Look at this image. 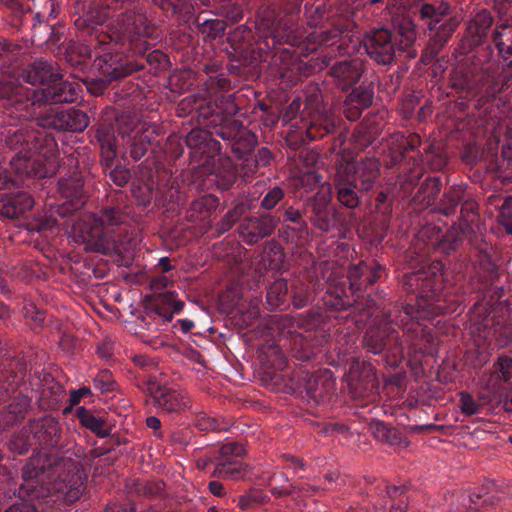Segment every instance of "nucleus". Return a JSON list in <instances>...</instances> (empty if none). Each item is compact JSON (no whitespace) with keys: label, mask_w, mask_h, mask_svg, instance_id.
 I'll use <instances>...</instances> for the list:
<instances>
[{"label":"nucleus","mask_w":512,"mask_h":512,"mask_svg":"<svg viewBox=\"0 0 512 512\" xmlns=\"http://www.w3.org/2000/svg\"><path fill=\"white\" fill-rule=\"evenodd\" d=\"M349 391L354 398H365L377 393L379 382L375 367L358 359H353L347 375Z\"/></svg>","instance_id":"11"},{"label":"nucleus","mask_w":512,"mask_h":512,"mask_svg":"<svg viewBox=\"0 0 512 512\" xmlns=\"http://www.w3.org/2000/svg\"><path fill=\"white\" fill-rule=\"evenodd\" d=\"M451 13L448 3L441 2L439 5L425 3L421 6L420 16L424 20H428L427 27L433 31L436 26L443 23Z\"/></svg>","instance_id":"45"},{"label":"nucleus","mask_w":512,"mask_h":512,"mask_svg":"<svg viewBox=\"0 0 512 512\" xmlns=\"http://www.w3.org/2000/svg\"><path fill=\"white\" fill-rule=\"evenodd\" d=\"M374 100V89L371 84L354 87L343 101V114L349 121L358 120L362 112L368 109Z\"/></svg>","instance_id":"25"},{"label":"nucleus","mask_w":512,"mask_h":512,"mask_svg":"<svg viewBox=\"0 0 512 512\" xmlns=\"http://www.w3.org/2000/svg\"><path fill=\"white\" fill-rule=\"evenodd\" d=\"M145 386L154 403L167 413H180L189 405V399L185 395L162 386L155 377H149Z\"/></svg>","instance_id":"17"},{"label":"nucleus","mask_w":512,"mask_h":512,"mask_svg":"<svg viewBox=\"0 0 512 512\" xmlns=\"http://www.w3.org/2000/svg\"><path fill=\"white\" fill-rule=\"evenodd\" d=\"M394 340L397 345L401 346L398 341L397 331L393 326L392 319H382L377 325L367 329L364 335V346L373 354H380L386 348L387 342Z\"/></svg>","instance_id":"24"},{"label":"nucleus","mask_w":512,"mask_h":512,"mask_svg":"<svg viewBox=\"0 0 512 512\" xmlns=\"http://www.w3.org/2000/svg\"><path fill=\"white\" fill-rule=\"evenodd\" d=\"M261 341L257 347V359L263 371L260 380L271 390H281L283 376L276 371L282 370L287 364V358L275 338H253Z\"/></svg>","instance_id":"5"},{"label":"nucleus","mask_w":512,"mask_h":512,"mask_svg":"<svg viewBox=\"0 0 512 512\" xmlns=\"http://www.w3.org/2000/svg\"><path fill=\"white\" fill-rule=\"evenodd\" d=\"M82 239L86 251L106 255L109 254L112 249L106 229L91 218L84 223Z\"/></svg>","instance_id":"31"},{"label":"nucleus","mask_w":512,"mask_h":512,"mask_svg":"<svg viewBox=\"0 0 512 512\" xmlns=\"http://www.w3.org/2000/svg\"><path fill=\"white\" fill-rule=\"evenodd\" d=\"M305 332L307 335L297 331L296 333L292 334L289 340L291 342V349L295 353V357L303 361H308L312 355V335L308 330Z\"/></svg>","instance_id":"51"},{"label":"nucleus","mask_w":512,"mask_h":512,"mask_svg":"<svg viewBox=\"0 0 512 512\" xmlns=\"http://www.w3.org/2000/svg\"><path fill=\"white\" fill-rule=\"evenodd\" d=\"M288 284L284 279L275 280L268 288L266 304L269 310H275L286 301Z\"/></svg>","instance_id":"50"},{"label":"nucleus","mask_w":512,"mask_h":512,"mask_svg":"<svg viewBox=\"0 0 512 512\" xmlns=\"http://www.w3.org/2000/svg\"><path fill=\"white\" fill-rule=\"evenodd\" d=\"M303 214L311 225L321 232L328 233L336 227L337 209L332 205V189L322 187L303 203Z\"/></svg>","instance_id":"6"},{"label":"nucleus","mask_w":512,"mask_h":512,"mask_svg":"<svg viewBox=\"0 0 512 512\" xmlns=\"http://www.w3.org/2000/svg\"><path fill=\"white\" fill-rule=\"evenodd\" d=\"M91 219L107 230L109 227L122 224L126 219V215L120 208L105 207L98 215H93Z\"/></svg>","instance_id":"53"},{"label":"nucleus","mask_w":512,"mask_h":512,"mask_svg":"<svg viewBox=\"0 0 512 512\" xmlns=\"http://www.w3.org/2000/svg\"><path fill=\"white\" fill-rule=\"evenodd\" d=\"M203 169L215 175L216 185L221 190L230 189L238 178L237 166L228 155L219 156Z\"/></svg>","instance_id":"30"},{"label":"nucleus","mask_w":512,"mask_h":512,"mask_svg":"<svg viewBox=\"0 0 512 512\" xmlns=\"http://www.w3.org/2000/svg\"><path fill=\"white\" fill-rule=\"evenodd\" d=\"M306 116L310 118L306 125V135L310 140H318L328 134L335 133L339 123V120L328 114V111Z\"/></svg>","instance_id":"36"},{"label":"nucleus","mask_w":512,"mask_h":512,"mask_svg":"<svg viewBox=\"0 0 512 512\" xmlns=\"http://www.w3.org/2000/svg\"><path fill=\"white\" fill-rule=\"evenodd\" d=\"M397 29L400 37L399 49H405L413 46L417 38L416 26L413 21L408 17L402 18L398 22Z\"/></svg>","instance_id":"57"},{"label":"nucleus","mask_w":512,"mask_h":512,"mask_svg":"<svg viewBox=\"0 0 512 512\" xmlns=\"http://www.w3.org/2000/svg\"><path fill=\"white\" fill-rule=\"evenodd\" d=\"M465 197V188L462 185H454L443 193L434 212L445 216L455 215L457 206Z\"/></svg>","instance_id":"42"},{"label":"nucleus","mask_w":512,"mask_h":512,"mask_svg":"<svg viewBox=\"0 0 512 512\" xmlns=\"http://www.w3.org/2000/svg\"><path fill=\"white\" fill-rule=\"evenodd\" d=\"M367 55L380 65H391L396 57L392 32L385 28L376 29L364 39Z\"/></svg>","instance_id":"14"},{"label":"nucleus","mask_w":512,"mask_h":512,"mask_svg":"<svg viewBox=\"0 0 512 512\" xmlns=\"http://www.w3.org/2000/svg\"><path fill=\"white\" fill-rule=\"evenodd\" d=\"M493 24V16L487 9L480 10L469 22L466 28L467 36L460 42L457 49L460 54L465 55L475 46L483 44Z\"/></svg>","instance_id":"22"},{"label":"nucleus","mask_w":512,"mask_h":512,"mask_svg":"<svg viewBox=\"0 0 512 512\" xmlns=\"http://www.w3.org/2000/svg\"><path fill=\"white\" fill-rule=\"evenodd\" d=\"M211 131L205 129H192L185 142L190 149L192 161L199 163L203 168L220 156L221 144L213 138Z\"/></svg>","instance_id":"12"},{"label":"nucleus","mask_w":512,"mask_h":512,"mask_svg":"<svg viewBox=\"0 0 512 512\" xmlns=\"http://www.w3.org/2000/svg\"><path fill=\"white\" fill-rule=\"evenodd\" d=\"M391 501L390 512H405L408 506L404 487L391 486L386 491Z\"/></svg>","instance_id":"62"},{"label":"nucleus","mask_w":512,"mask_h":512,"mask_svg":"<svg viewBox=\"0 0 512 512\" xmlns=\"http://www.w3.org/2000/svg\"><path fill=\"white\" fill-rule=\"evenodd\" d=\"M161 134V127L156 123H144L140 130L136 131L125 143L129 156L134 161L142 160L149 151L159 145L158 136Z\"/></svg>","instance_id":"21"},{"label":"nucleus","mask_w":512,"mask_h":512,"mask_svg":"<svg viewBox=\"0 0 512 512\" xmlns=\"http://www.w3.org/2000/svg\"><path fill=\"white\" fill-rule=\"evenodd\" d=\"M20 76L25 82L32 85L56 82L63 78L54 63L42 58L27 65Z\"/></svg>","instance_id":"28"},{"label":"nucleus","mask_w":512,"mask_h":512,"mask_svg":"<svg viewBox=\"0 0 512 512\" xmlns=\"http://www.w3.org/2000/svg\"><path fill=\"white\" fill-rule=\"evenodd\" d=\"M145 307L165 321H171L173 314L180 312L184 306L182 301L176 300L171 291L154 293L145 297Z\"/></svg>","instance_id":"29"},{"label":"nucleus","mask_w":512,"mask_h":512,"mask_svg":"<svg viewBox=\"0 0 512 512\" xmlns=\"http://www.w3.org/2000/svg\"><path fill=\"white\" fill-rule=\"evenodd\" d=\"M194 25L201 34L211 39L223 35L227 27L224 20L202 19L200 15L195 18Z\"/></svg>","instance_id":"54"},{"label":"nucleus","mask_w":512,"mask_h":512,"mask_svg":"<svg viewBox=\"0 0 512 512\" xmlns=\"http://www.w3.org/2000/svg\"><path fill=\"white\" fill-rule=\"evenodd\" d=\"M199 100L200 98L196 95L186 97L179 103V108L188 112L195 110L201 129L211 131L216 136L220 128H224L229 121H233L232 117L238 112V107L231 95H221L214 101L197 105Z\"/></svg>","instance_id":"3"},{"label":"nucleus","mask_w":512,"mask_h":512,"mask_svg":"<svg viewBox=\"0 0 512 512\" xmlns=\"http://www.w3.org/2000/svg\"><path fill=\"white\" fill-rule=\"evenodd\" d=\"M493 42L503 60L512 57V16L496 26L493 31Z\"/></svg>","instance_id":"40"},{"label":"nucleus","mask_w":512,"mask_h":512,"mask_svg":"<svg viewBox=\"0 0 512 512\" xmlns=\"http://www.w3.org/2000/svg\"><path fill=\"white\" fill-rule=\"evenodd\" d=\"M449 83L451 88L459 93L476 95L480 90L478 74L475 70L465 66H457L451 70Z\"/></svg>","instance_id":"34"},{"label":"nucleus","mask_w":512,"mask_h":512,"mask_svg":"<svg viewBox=\"0 0 512 512\" xmlns=\"http://www.w3.org/2000/svg\"><path fill=\"white\" fill-rule=\"evenodd\" d=\"M76 416L85 428L91 430L99 437L105 438L110 435V429L106 427L105 421L101 418L95 417L84 406L76 409Z\"/></svg>","instance_id":"48"},{"label":"nucleus","mask_w":512,"mask_h":512,"mask_svg":"<svg viewBox=\"0 0 512 512\" xmlns=\"http://www.w3.org/2000/svg\"><path fill=\"white\" fill-rule=\"evenodd\" d=\"M246 207L245 204L240 202L234 205L233 208L228 210L225 215L221 218V220L216 224V231L219 234H223L229 231L234 224L242 217L245 213Z\"/></svg>","instance_id":"59"},{"label":"nucleus","mask_w":512,"mask_h":512,"mask_svg":"<svg viewBox=\"0 0 512 512\" xmlns=\"http://www.w3.org/2000/svg\"><path fill=\"white\" fill-rule=\"evenodd\" d=\"M219 206V199L213 194H206L201 196L200 198L192 201L191 210L199 213L208 215L214 211Z\"/></svg>","instance_id":"64"},{"label":"nucleus","mask_w":512,"mask_h":512,"mask_svg":"<svg viewBox=\"0 0 512 512\" xmlns=\"http://www.w3.org/2000/svg\"><path fill=\"white\" fill-rule=\"evenodd\" d=\"M46 88L32 90V105H52L60 103H72L78 97L77 84L68 81H56Z\"/></svg>","instance_id":"20"},{"label":"nucleus","mask_w":512,"mask_h":512,"mask_svg":"<svg viewBox=\"0 0 512 512\" xmlns=\"http://www.w3.org/2000/svg\"><path fill=\"white\" fill-rule=\"evenodd\" d=\"M144 123H151L144 120L143 116L136 111L122 112L116 118L118 135L124 140L131 137L136 131L140 130Z\"/></svg>","instance_id":"41"},{"label":"nucleus","mask_w":512,"mask_h":512,"mask_svg":"<svg viewBox=\"0 0 512 512\" xmlns=\"http://www.w3.org/2000/svg\"><path fill=\"white\" fill-rule=\"evenodd\" d=\"M323 302L328 309L335 311H343L353 305L344 289L337 286L330 287L325 292Z\"/></svg>","instance_id":"49"},{"label":"nucleus","mask_w":512,"mask_h":512,"mask_svg":"<svg viewBox=\"0 0 512 512\" xmlns=\"http://www.w3.org/2000/svg\"><path fill=\"white\" fill-rule=\"evenodd\" d=\"M58 191L62 197L70 200L68 205H71L73 210L81 208L86 202L85 180L78 170L58 180Z\"/></svg>","instance_id":"27"},{"label":"nucleus","mask_w":512,"mask_h":512,"mask_svg":"<svg viewBox=\"0 0 512 512\" xmlns=\"http://www.w3.org/2000/svg\"><path fill=\"white\" fill-rule=\"evenodd\" d=\"M31 434L28 430V423L23 426V428L14 433L9 440V449L13 453H17L19 455L26 454L32 445H34L32 438H30Z\"/></svg>","instance_id":"58"},{"label":"nucleus","mask_w":512,"mask_h":512,"mask_svg":"<svg viewBox=\"0 0 512 512\" xmlns=\"http://www.w3.org/2000/svg\"><path fill=\"white\" fill-rule=\"evenodd\" d=\"M342 31L336 27L326 30H315L307 36L310 43L315 45H333Z\"/></svg>","instance_id":"63"},{"label":"nucleus","mask_w":512,"mask_h":512,"mask_svg":"<svg viewBox=\"0 0 512 512\" xmlns=\"http://www.w3.org/2000/svg\"><path fill=\"white\" fill-rule=\"evenodd\" d=\"M327 111L322 91L317 83H309L305 89L303 114L324 113Z\"/></svg>","instance_id":"47"},{"label":"nucleus","mask_w":512,"mask_h":512,"mask_svg":"<svg viewBox=\"0 0 512 512\" xmlns=\"http://www.w3.org/2000/svg\"><path fill=\"white\" fill-rule=\"evenodd\" d=\"M273 160V153L272 151L267 147H262L258 150L257 154L255 155V159L252 164L246 163L243 165L244 176H252L254 175L259 167H265L271 163Z\"/></svg>","instance_id":"61"},{"label":"nucleus","mask_w":512,"mask_h":512,"mask_svg":"<svg viewBox=\"0 0 512 512\" xmlns=\"http://www.w3.org/2000/svg\"><path fill=\"white\" fill-rule=\"evenodd\" d=\"M104 62L105 65L101 66L103 76L86 82L88 92L94 96L102 95L112 81L124 78L139 69L135 64L122 62L121 59L109 63L105 57Z\"/></svg>","instance_id":"19"},{"label":"nucleus","mask_w":512,"mask_h":512,"mask_svg":"<svg viewBox=\"0 0 512 512\" xmlns=\"http://www.w3.org/2000/svg\"><path fill=\"white\" fill-rule=\"evenodd\" d=\"M5 144L17 151L10 162L17 174L32 178L47 176L48 170L35 154L44 158L54 155L57 144L50 134L29 127L20 128L6 137Z\"/></svg>","instance_id":"1"},{"label":"nucleus","mask_w":512,"mask_h":512,"mask_svg":"<svg viewBox=\"0 0 512 512\" xmlns=\"http://www.w3.org/2000/svg\"><path fill=\"white\" fill-rule=\"evenodd\" d=\"M435 281L436 272L434 269H421L405 274L402 278V287L407 292L417 293L423 297H428L429 292H434L436 290Z\"/></svg>","instance_id":"32"},{"label":"nucleus","mask_w":512,"mask_h":512,"mask_svg":"<svg viewBox=\"0 0 512 512\" xmlns=\"http://www.w3.org/2000/svg\"><path fill=\"white\" fill-rule=\"evenodd\" d=\"M27 423L31 438L37 448L50 450L59 445L62 438V427L56 418L45 415L30 419Z\"/></svg>","instance_id":"13"},{"label":"nucleus","mask_w":512,"mask_h":512,"mask_svg":"<svg viewBox=\"0 0 512 512\" xmlns=\"http://www.w3.org/2000/svg\"><path fill=\"white\" fill-rule=\"evenodd\" d=\"M252 30L246 25L237 26L228 35V42L234 52L238 54L236 60L248 61L253 57Z\"/></svg>","instance_id":"35"},{"label":"nucleus","mask_w":512,"mask_h":512,"mask_svg":"<svg viewBox=\"0 0 512 512\" xmlns=\"http://www.w3.org/2000/svg\"><path fill=\"white\" fill-rule=\"evenodd\" d=\"M382 270V266L376 261L371 263L361 261L357 265L350 266L347 272L350 290L353 293L366 290L381 277Z\"/></svg>","instance_id":"26"},{"label":"nucleus","mask_w":512,"mask_h":512,"mask_svg":"<svg viewBox=\"0 0 512 512\" xmlns=\"http://www.w3.org/2000/svg\"><path fill=\"white\" fill-rule=\"evenodd\" d=\"M30 407V400L27 396L17 395L12 402L0 412L3 427H10L22 421Z\"/></svg>","instance_id":"38"},{"label":"nucleus","mask_w":512,"mask_h":512,"mask_svg":"<svg viewBox=\"0 0 512 512\" xmlns=\"http://www.w3.org/2000/svg\"><path fill=\"white\" fill-rule=\"evenodd\" d=\"M131 194L137 206L148 207L153 199V182L141 179L134 180L131 185Z\"/></svg>","instance_id":"55"},{"label":"nucleus","mask_w":512,"mask_h":512,"mask_svg":"<svg viewBox=\"0 0 512 512\" xmlns=\"http://www.w3.org/2000/svg\"><path fill=\"white\" fill-rule=\"evenodd\" d=\"M334 186L337 193L338 201L349 209H354L359 206L360 198L358 196L357 186L351 182V179L346 177L341 169H337L334 175Z\"/></svg>","instance_id":"37"},{"label":"nucleus","mask_w":512,"mask_h":512,"mask_svg":"<svg viewBox=\"0 0 512 512\" xmlns=\"http://www.w3.org/2000/svg\"><path fill=\"white\" fill-rule=\"evenodd\" d=\"M155 32V26L148 19L147 15L140 9H131L122 12L116 19L112 20L104 34H97L95 37L100 44L107 43V39L119 44H130L138 54H144L146 47L142 39L150 38Z\"/></svg>","instance_id":"2"},{"label":"nucleus","mask_w":512,"mask_h":512,"mask_svg":"<svg viewBox=\"0 0 512 512\" xmlns=\"http://www.w3.org/2000/svg\"><path fill=\"white\" fill-rule=\"evenodd\" d=\"M56 457L51 454L32 455L25 466L22 468L23 484L19 487L20 498H33L36 495L35 480L44 474L47 470H52L55 466Z\"/></svg>","instance_id":"15"},{"label":"nucleus","mask_w":512,"mask_h":512,"mask_svg":"<svg viewBox=\"0 0 512 512\" xmlns=\"http://www.w3.org/2000/svg\"><path fill=\"white\" fill-rule=\"evenodd\" d=\"M279 220L269 213H263L259 216L244 218L238 228V234L242 241L247 245H254L265 237L270 236Z\"/></svg>","instance_id":"16"},{"label":"nucleus","mask_w":512,"mask_h":512,"mask_svg":"<svg viewBox=\"0 0 512 512\" xmlns=\"http://www.w3.org/2000/svg\"><path fill=\"white\" fill-rule=\"evenodd\" d=\"M218 137L227 142L231 152L238 160L248 162V157L258 144L254 132L243 126L240 120L229 121L224 128H220Z\"/></svg>","instance_id":"9"},{"label":"nucleus","mask_w":512,"mask_h":512,"mask_svg":"<svg viewBox=\"0 0 512 512\" xmlns=\"http://www.w3.org/2000/svg\"><path fill=\"white\" fill-rule=\"evenodd\" d=\"M373 435L376 439L381 442L388 443L389 445L395 446L402 443V437L399 431L383 422H376L372 426Z\"/></svg>","instance_id":"56"},{"label":"nucleus","mask_w":512,"mask_h":512,"mask_svg":"<svg viewBox=\"0 0 512 512\" xmlns=\"http://www.w3.org/2000/svg\"><path fill=\"white\" fill-rule=\"evenodd\" d=\"M381 162L377 157H362L354 163L340 165L337 169H341L342 173L351 179L354 186L361 193L371 191L381 176Z\"/></svg>","instance_id":"10"},{"label":"nucleus","mask_w":512,"mask_h":512,"mask_svg":"<svg viewBox=\"0 0 512 512\" xmlns=\"http://www.w3.org/2000/svg\"><path fill=\"white\" fill-rule=\"evenodd\" d=\"M43 126L58 131L83 132L89 125L88 115L80 109L69 108L49 114Z\"/></svg>","instance_id":"23"},{"label":"nucleus","mask_w":512,"mask_h":512,"mask_svg":"<svg viewBox=\"0 0 512 512\" xmlns=\"http://www.w3.org/2000/svg\"><path fill=\"white\" fill-rule=\"evenodd\" d=\"M378 136L377 125L370 121H363L354 128L351 143L355 149L364 151L376 141Z\"/></svg>","instance_id":"39"},{"label":"nucleus","mask_w":512,"mask_h":512,"mask_svg":"<svg viewBox=\"0 0 512 512\" xmlns=\"http://www.w3.org/2000/svg\"><path fill=\"white\" fill-rule=\"evenodd\" d=\"M442 189V183L438 177H428L420 185L415 196V201L423 208L430 207Z\"/></svg>","instance_id":"46"},{"label":"nucleus","mask_w":512,"mask_h":512,"mask_svg":"<svg viewBox=\"0 0 512 512\" xmlns=\"http://www.w3.org/2000/svg\"><path fill=\"white\" fill-rule=\"evenodd\" d=\"M52 470L58 475L55 490L62 495L63 502L72 504L79 500L87 479L82 463L70 457L56 459Z\"/></svg>","instance_id":"4"},{"label":"nucleus","mask_w":512,"mask_h":512,"mask_svg":"<svg viewBox=\"0 0 512 512\" xmlns=\"http://www.w3.org/2000/svg\"><path fill=\"white\" fill-rule=\"evenodd\" d=\"M365 71V61L355 57L336 61L330 67L328 74L336 87L342 91H348L361 80Z\"/></svg>","instance_id":"18"},{"label":"nucleus","mask_w":512,"mask_h":512,"mask_svg":"<svg viewBox=\"0 0 512 512\" xmlns=\"http://www.w3.org/2000/svg\"><path fill=\"white\" fill-rule=\"evenodd\" d=\"M94 138L100 147L101 165L103 171L111 168L117 155V144L114 130L110 125L100 124L94 134Z\"/></svg>","instance_id":"33"},{"label":"nucleus","mask_w":512,"mask_h":512,"mask_svg":"<svg viewBox=\"0 0 512 512\" xmlns=\"http://www.w3.org/2000/svg\"><path fill=\"white\" fill-rule=\"evenodd\" d=\"M268 497L259 489H250L238 498L237 506L241 510L254 509L268 502Z\"/></svg>","instance_id":"60"},{"label":"nucleus","mask_w":512,"mask_h":512,"mask_svg":"<svg viewBox=\"0 0 512 512\" xmlns=\"http://www.w3.org/2000/svg\"><path fill=\"white\" fill-rule=\"evenodd\" d=\"M32 90L10 81L0 82V99H15L17 105L31 99Z\"/></svg>","instance_id":"52"},{"label":"nucleus","mask_w":512,"mask_h":512,"mask_svg":"<svg viewBox=\"0 0 512 512\" xmlns=\"http://www.w3.org/2000/svg\"><path fill=\"white\" fill-rule=\"evenodd\" d=\"M296 390L308 403H327L336 390L333 373L328 369L314 374L306 373L299 379Z\"/></svg>","instance_id":"8"},{"label":"nucleus","mask_w":512,"mask_h":512,"mask_svg":"<svg viewBox=\"0 0 512 512\" xmlns=\"http://www.w3.org/2000/svg\"><path fill=\"white\" fill-rule=\"evenodd\" d=\"M250 472L249 465L244 462H217L211 473L212 477H218L224 480L238 481L245 478Z\"/></svg>","instance_id":"43"},{"label":"nucleus","mask_w":512,"mask_h":512,"mask_svg":"<svg viewBox=\"0 0 512 512\" xmlns=\"http://www.w3.org/2000/svg\"><path fill=\"white\" fill-rule=\"evenodd\" d=\"M458 22L449 17L439 26H436L435 33L429 39V51L433 54H439L442 48L447 44L451 36L453 35Z\"/></svg>","instance_id":"44"},{"label":"nucleus","mask_w":512,"mask_h":512,"mask_svg":"<svg viewBox=\"0 0 512 512\" xmlns=\"http://www.w3.org/2000/svg\"><path fill=\"white\" fill-rule=\"evenodd\" d=\"M311 318V312H307L306 315L295 316L289 314L269 315L250 331L251 338H274V334L277 332L280 336L289 339L298 329L309 328Z\"/></svg>","instance_id":"7"}]
</instances>
